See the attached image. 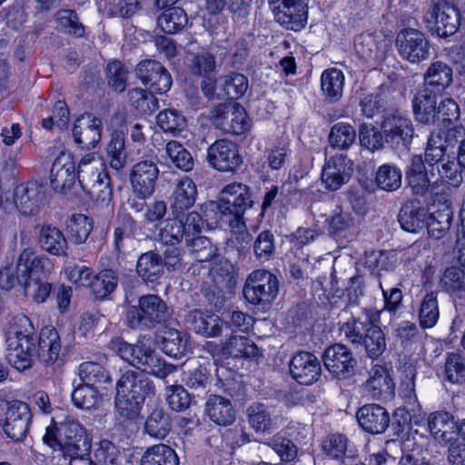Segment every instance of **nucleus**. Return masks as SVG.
<instances>
[{
	"mask_svg": "<svg viewBox=\"0 0 465 465\" xmlns=\"http://www.w3.org/2000/svg\"><path fill=\"white\" fill-rule=\"evenodd\" d=\"M405 177L415 194H425L430 187V179L421 155L411 156L406 167Z\"/></svg>",
	"mask_w": 465,
	"mask_h": 465,
	"instance_id": "32",
	"label": "nucleus"
},
{
	"mask_svg": "<svg viewBox=\"0 0 465 465\" xmlns=\"http://www.w3.org/2000/svg\"><path fill=\"white\" fill-rule=\"evenodd\" d=\"M76 181L75 163L71 153L62 152L54 159L50 171L51 187L57 193H65Z\"/></svg>",
	"mask_w": 465,
	"mask_h": 465,
	"instance_id": "18",
	"label": "nucleus"
},
{
	"mask_svg": "<svg viewBox=\"0 0 465 465\" xmlns=\"http://www.w3.org/2000/svg\"><path fill=\"white\" fill-rule=\"evenodd\" d=\"M322 361L328 371L337 379L351 377L357 365L351 351L341 343L329 346L323 352Z\"/></svg>",
	"mask_w": 465,
	"mask_h": 465,
	"instance_id": "11",
	"label": "nucleus"
},
{
	"mask_svg": "<svg viewBox=\"0 0 465 465\" xmlns=\"http://www.w3.org/2000/svg\"><path fill=\"white\" fill-rule=\"evenodd\" d=\"M105 174L107 173L102 160L94 153H88L78 163L76 179L80 187L84 189L99 179L105 178Z\"/></svg>",
	"mask_w": 465,
	"mask_h": 465,
	"instance_id": "31",
	"label": "nucleus"
},
{
	"mask_svg": "<svg viewBox=\"0 0 465 465\" xmlns=\"http://www.w3.org/2000/svg\"><path fill=\"white\" fill-rule=\"evenodd\" d=\"M118 355L141 371H126L116 382L115 408L124 420H134L139 416L147 397L154 395L151 374L164 380L177 371V366L167 363L150 346L143 343L130 344L119 341Z\"/></svg>",
	"mask_w": 465,
	"mask_h": 465,
	"instance_id": "1",
	"label": "nucleus"
},
{
	"mask_svg": "<svg viewBox=\"0 0 465 465\" xmlns=\"http://www.w3.org/2000/svg\"><path fill=\"white\" fill-rule=\"evenodd\" d=\"M343 85L344 75L341 70L331 68L322 73V89L331 101L336 102L341 97Z\"/></svg>",
	"mask_w": 465,
	"mask_h": 465,
	"instance_id": "50",
	"label": "nucleus"
},
{
	"mask_svg": "<svg viewBox=\"0 0 465 465\" xmlns=\"http://www.w3.org/2000/svg\"><path fill=\"white\" fill-rule=\"evenodd\" d=\"M427 213L419 201L407 202L400 210L398 221L401 228L417 232L425 226Z\"/></svg>",
	"mask_w": 465,
	"mask_h": 465,
	"instance_id": "35",
	"label": "nucleus"
},
{
	"mask_svg": "<svg viewBox=\"0 0 465 465\" xmlns=\"http://www.w3.org/2000/svg\"><path fill=\"white\" fill-rule=\"evenodd\" d=\"M33 414L29 405L21 401L7 402L5 419L2 428L7 438L21 442L26 437Z\"/></svg>",
	"mask_w": 465,
	"mask_h": 465,
	"instance_id": "10",
	"label": "nucleus"
},
{
	"mask_svg": "<svg viewBox=\"0 0 465 465\" xmlns=\"http://www.w3.org/2000/svg\"><path fill=\"white\" fill-rule=\"evenodd\" d=\"M247 421L258 434H271L277 429L280 415L276 408L262 402H252L246 409Z\"/></svg>",
	"mask_w": 465,
	"mask_h": 465,
	"instance_id": "21",
	"label": "nucleus"
},
{
	"mask_svg": "<svg viewBox=\"0 0 465 465\" xmlns=\"http://www.w3.org/2000/svg\"><path fill=\"white\" fill-rule=\"evenodd\" d=\"M279 282L277 277L266 270H255L246 279L242 293L252 304H269L277 296Z\"/></svg>",
	"mask_w": 465,
	"mask_h": 465,
	"instance_id": "6",
	"label": "nucleus"
},
{
	"mask_svg": "<svg viewBox=\"0 0 465 465\" xmlns=\"http://www.w3.org/2000/svg\"><path fill=\"white\" fill-rule=\"evenodd\" d=\"M165 152L172 163L183 172L193 170L194 162L191 153L179 142L170 141L165 146Z\"/></svg>",
	"mask_w": 465,
	"mask_h": 465,
	"instance_id": "56",
	"label": "nucleus"
},
{
	"mask_svg": "<svg viewBox=\"0 0 465 465\" xmlns=\"http://www.w3.org/2000/svg\"><path fill=\"white\" fill-rule=\"evenodd\" d=\"M103 132V122L91 114L77 118L73 128L74 142L82 148L90 150L100 142Z\"/></svg>",
	"mask_w": 465,
	"mask_h": 465,
	"instance_id": "20",
	"label": "nucleus"
},
{
	"mask_svg": "<svg viewBox=\"0 0 465 465\" xmlns=\"http://www.w3.org/2000/svg\"><path fill=\"white\" fill-rule=\"evenodd\" d=\"M163 351L173 358H181L189 350V343L186 334L176 329H167L162 336Z\"/></svg>",
	"mask_w": 465,
	"mask_h": 465,
	"instance_id": "39",
	"label": "nucleus"
},
{
	"mask_svg": "<svg viewBox=\"0 0 465 465\" xmlns=\"http://www.w3.org/2000/svg\"><path fill=\"white\" fill-rule=\"evenodd\" d=\"M171 318V312L165 302L155 294L143 295L138 305L129 306L125 312L127 325L136 330H151L164 324Z\"/></svg>",
	"mask_w": 465,
	"mask_h": 465,
	"instance_id": "4",
	"label": "nucleus"
},
{
	"mask_svg": "<svg viewBox=\"0 0 465 465\" xmlns=\"http://www.w3.org/2000/svg\"><path fill=\"white\" fill-rule=\"evenodd\" d=\"M439 319V306L437 294L434 292H430L425 294L423 297L420 310H419V320L420 324L422 328L433 327Z\"/></svg>",
	"mask_w": 465,
	"mask_h": 465,
	"instance_id": "57",
	"label": "nucleus"
},
{
	"mask_svg": "<svg viewBox=\"0 0 465 465\" xmlns=\"http://www.w3.org/2000/svg\"><path fill=\"white\" fill-rule=\"evenodd\" d=\"M197 188L194 182L187 177H183L176 184L173 194L171 209L174 215L183 213L190 209L196 201Z\"/></svg>",
	"mask_w": 465,
	"mask_h": 465,
	"instance_id": "28",
	"label": "nucleus"
},
{
	"mask_svg": "<svg viewBox=\"0 0 465 465\" xmlns=\"http://www.w3.org/2000/svg\"><path fill=\"white\" fill-rule=\"evenodd\" d=\"M205 412L212 421L220 426L231 425L235 420V411L231 401L219 395L209 397Z\"/></svg>",
	"mask_w": 465,
	"mask_h": 465,
	"instance_id": "30",
	"label": "nucleus"
},
{
	"mask_svg": "<svg viewBox=\"0 0 465 465\" xmlns=\"http://www.w3.org/2000/svg\"><path fill=\"white\" fill-rule=\"evenodd\" d=\"M220 87L227 99L236 100L247 91L248 80L242 74L232 73L220 78Z\"/></svg>",
	"mask_w": 465,
	"mask_h": 465,
	"instance_id": "55",
	"label": "nucleus"
},
{
	"mask_svg": "<svg viewBox=\"0 0 465 465\" xmlns=\"http://www.w3.org/2000/svg\"><path fill=\"white\" fill-rule=\"evenodd\" d=\"M156 120L163 131L173 134L180 133L186 126L184 116L174 109L161 111L156 116Z\"/></svg>",
	"mask_w": 465,
	"mask_h": 465,
	"instance_id": "61",
	"label": "nucleus"
},
{
	"mask_svg": "<svg viewBox=\"0 0 465 465\" xmlns=\"http://www.w3.org/2000/svg\"><path fill=\"white\" fill-rule=\"evenodd\" d=\"M440 287L450 295L460 296L465 292V272L456 267H448L440 277Z\"/></svg>",
	"mask_w": 465,
	"mask_h": 465,
	"instance_id": "53",
	"label": "nucleus"
},
{
	"mask_svg": "<svg viewBox=\"0 0 465 465\" xmlns=\"http://www.w3.org/2000/svg\"><path fill=\"white\" fill-rule=\"evenodd\" d=\"M359 347L364 349L368 357L378 359L386 349L385 335L381 328L372 324L365 333Z\"/></svg>",
	"mask_w": 465,
	"mask_h": 465,
	"instance_id": "51",
	"label": "nucleus"
},
{
	"mask_svg": "<svg viewBox=\"0 0 465 465\" xmlns=\"http://www.w3.org/2000/svg\"><path fill=\"white\" fill-rule=\"evenodd\" d=\"M222 353L233 358H252L258 354V347L245 336H232L223 345Z\"/></svg>",
	"mask_w": 465,
	"mask_h": 465,
	"instance_id": "40",
	"label": "nucleus"
},
{
	"mask_svg": "<svg viewBox=\"0 0 465 465\" xmlns=\"http://www.w3.org/2000/svg\"><path fill=\"white\" fill-rule=\"evenodd\" d=\"M118 284V275L113 270H103L93 279L91 290L98 300L107 298Z\"/></svg>",
	"mask_w": 465,
	"mask_h": 465,
	"instance_id": "48",
	"label": "nucleus"
},
{
	"mask_svg": "<svg viewBox=\"0 0 465 465\" xmlns=\"http://www.w3.org/2000/svg\"><path fill=\"white\" fill-rule=\"evenodd\" d=\"M207 161L213 168L220 172H235L242 163V157L235 143L220 139L209 146Z\"/></svg>",
	"mask_w": 465,
	"mask_h": 465,
	"instance_id": "12",
	"label": "nucleus"
},
{
	"mask_svg": "<svg viewBox=\"0 0 465 465\" xmlns=\"http://www.w3.org/2000/svg\"><path fill=\"white\" fill-rule=\"evenodd\" d=\"M141 465H179V458L170 446L160 443L144 451Z\"/></svg>",
	"mask_w": 465,
	"mask_h": 465,
	"instance_id": "38",
	"label": "nucleus"
},
{
	"mask_svg": "<svg viewBox=\"0 0 465 465\" xmlns=\"http://www.w3.org/2000/svg\"><path fill=\"white\" fill-rule=\"evenodd\" d=\"M356 140V131L347 123L335 124L330 132L328 141L330 145L338 150L349 149Z\"/></svg>",
	"mask_w": 465,
	"mask_h": 465,
	"instance_id": "46",
	"label": "nucleus"
},
{
	"mask_svg": "<svg viewBox=\"0 0 465 465\" xmlns=\"http://www.w3.org/2000/svg\"><path fill=\"white\" fill-rule=\"evenodd\" d=\"M171 417L163 409H154L148 416L144 430L152 437L163 439L171 430Z\"/></svg>",
	"mask_w": 465,
	"mask_h": 465,
	"instance_id": "52",
	"label": "nucleus"
},
{
	"mask_svg": "<svg viewBox=\"0 0 465 465\" xmlns=\"http://www.w3.org/2000/svg\"><path fill=\"white\" fill-rule=\"evenodd\" d=\"M135 74L142 84L152 93L163 94L172 86L169 72L155 60H143L135 68Z\"/></svg>",
	"mask_w": 465,
	"mask_h": 465,
	"instance_id": "13",
	"label": "nucleus"
},
{
	"mask_svg": "<svg viewBox=\"0 0 465 465\" xmlns=\"http://www.w3.org/2000/svg\"><path fill=\"white\" fill-rule=\"evenodd\" d=\"M159 168L153 160H142L136 163L130 173L133 192L140 199L149 198L155 191Z\"/></svg>",
	"mask_w": 465,
	"mask_h": 465,
	"instance_id": "14",
	"label": "nucleus"
},
{
	"mask_svg": "<svg viewBox=\"0 0 465 465\" xmlns=\"http://www.w3.org/2000/svg\"><path fill=\"white\" fill-rule=\"evenodd\" d=\"M189 71L197 76L209 75L216 68V58L210 52L193 54L187 61Z\"/></svg>",
	"mask_w": 465,
	"mask_h": 465,
	"instance_id": "60",
	"label": "nucleus"
},
{
	"mask_svg": "<svg viewBox=\"0 0 465 465\" xmlns=\"http://www.w3.org/2000/svg\"><path fill=\"white\" fill-rule=\"evenodd\" d=\"M35 228L37 230V243L42 251L53 256H68V242L59 228L49 223L37 224Z\"/></svg>",
	"mask_w": 465,
	"mask_h": 465,
	"instance_id": "23",
	"label": "nucleus"
},
{
	"mask_svg": "<svg viewBox=\"0 0 465 465\" xmlns=\"http://www.w3.org/2000/svg\"><path fill=\"white\" fill-rule=\"evenodd\" d=\"M393 390L394 383L384 369H376L365 383V391L375 400L391 397Z\"/></svg>",
	"mask_w": 465,
	"mask_h": 465,
	"instance_id": "37",
	"label": "nucleus"
},
{
	"mask_svg": "<svg viewBox=\"0 0 465 465\" xmlns=\"http://www.w3.org/2000/svg\"><path fill=\"white\" fill-rule=\"evenodd\" d=\"M357 420L363 430L371 434H381L390 425L387 410L379 404H365L356 413Z\"/></svg>",
	"mask_w": 465,
	"mask_h": 465,
	"instance_id": "25",
	"label": "nucleus"
},
{
	"mask_svg": "<svg viewBox=\"0 0 465 465\" xmlns=\"http://www.w3.org/2000/svg\"><path fill=\"white\" fill-rule=\"evenodd\" d=\"M57 29L65 35L82 37L84 35V26L80 21L77 13L73 9H61L54 15Z\"/></svg>",
	"mask_w": 465,
	"mask_h": 465,
	"instance_id": "42",
	"label": "nucleus"
},
{
	"mask_svg": "<svg viewBox=\"0 0 465 465\" xmlns=\"http://www.w3.org/2000/svg\"><path fill=\"white\" fill-rule=\"evenodd\" d=\"M353 173V163L346 155L338 154L325 161L321 180L329 191H337L348 183Z\"/></svg>",
	"mask_w": 465,
	"mask_h": 465,
	"instance_id": "16",
	"label": "nucleus"
},
{
	"mask_svg": "<svg viewBox=\"0 0 465 465\" xmlns=\"http://www.w3.org/2000/svg\"><path fill=\"white\" fill-rule=\"evenodd\" d=\"M183 381L197 396L203 394L210 383V373L203 365L188 366L183 371Z\"/></svg>",
	"mask_w": 465,
	"mask_h": 465,
	"instance_id": "43",
	"label": "nucleus"
},
{
	"mask_svg": "<svg viewBox=\"0 0 465 465\" xmlns=\"http://www.w3.org/2000/svg\"><path fill=\"white\" fill-rule=\"evenodd\" d=\"M136 272L145 282H157L163 273V257L152 251L142 253L136 262Z\"/></svg>",
	"mask_w": 465,
	"mask_h": 465,
	"instance_id": "36",
	"label": "nucleus"
},
{
	"mask_svg": "<svg viewBox=\"0 0 465 465\" xmlns=\"http://www.w3.org/2000/svg\"><path fill=\"white\" fill-rule=\"evenodd\" d=\"M213 124L226 134H242L250 128L245 109L236 103L221 104L211 114Z\"/></svg>",
	"mask_w": 465,
	"mask_h": 465,
	"instance_id": "9",
	"label": "nucleus"
},
{
	"mask_svg": "<svg viewBox=\"0 0 465 465\" xmlns=\"http://www.w3.org/2000/svg\"><path fill=\"white\" fill-rule=\"evenodd\" d=\"M426 28L440 38L453 35L460 25V12L447 1L431 3L422 19Z\"/></svg>",
	"mask_w": 465,
	"mask_h": 465,
	"instance_id": "5",
	"label": "nucleus"
},
{
	"mask_svg": "<svg viewBox=\"0 0 465 465\" xmlns=\"http://www.w3.org/2000/svg\"><path fill=\"white\" fill-rule=\"evenodd\" d=\"M15 203L25 215L35 214L45 200V190L37 182L19 184L15 190Z\"/></svg>",
	"mask_w": 465,
	"mask_h": 465,
	"instance_id": "22",
	"label": "nucleus"
},
{
	"mask_svg": "<svg viewBox=\"0 0 465 465\" xmlns=\"http://www.w3.org/2000/svg\"><path fill=\"white\" fill-rule=\"evenodd\" d=\"M381 130L384 140L396 149L409 150L414 129L411 121L399 114H392L386 117L381 123Z\"/></svg>",
	"mask_w": 465,
	"mask_h": 465,
	"instance_id": "15",
	"label": "nucleus"
},
{
	"mask_svg": "<svg viewBox=\"0 0 465 465\" xmlns=\"http://www.w3.org/2000/svg\"><path fill=\"white\" fill-rule=\"evenodd\" d=\"M372 324V322L369 319L361 320L351 316L341 325L340 331L348 342L359 348L362 338Z\"/></svg>",
	"mask_w": 465,
	"mask_h": 465,
	"instance_id": "41",
	"label": "nucleus"
},
{
	"mask_svg": "<svg viewBox=\"0 0 465 465\" xmlns=\"http://www.w3.org/2000/svg\"><path fill=\"white\" fill-rule=\"evenodd\" d=\"M70 237L75 244L84 243L93 229L92 223L84 214H74L66 223Z\"/></svg>",
	"mask_w": 465,
	"mask_h": 465,
	"instance_id": "59",
	"label": "nucleus"
},
{
	"mask_svg": "<svg viewBox=\"0 0 465 465\" xmlns=\"http://www.w3.org/2000/svg\"><path fill=\"white\" fill-rule=\"evenodd\" d=\"M446 380L453 384L465 382V362L460 354L449 353L445 362Z\"/></svg>",
	"mask_w": 465,
	"mask_h": 465,
	"instance_id": "64",
	"label": "nucleus"
},
{
	"mask_svg": "<svg viewBox=\"0 0 465 465\" xmlns=\"http://www.w3.org/2000/svg\"><path fill=\"white\" fill-rule=\"evenodd\" d=\"M190 254L199 262L211 261L217 254V248L205 236H193L186 239Z\"/></svg>",
	"mask_w": 465,
	"mask_h": 465,
	"instance_id": "49",
	"label": "nucleus"
},
{
	"mask_svg": "<svg viewBox=\"0 0 465 465\" xmlns=\"http://www.w3.org/2000/svg\"><path fill=\"white\" fill-rule=\"evenodd\" d=\"M57 431L61 437L60 450L64 456L90 455L92 439L78 421L67 419L60 424Z\"/></svg>",
	"mask_w": 465,
	"mask_h": 465,
	"instance_id": "8",
	"label": "nucleus"
},
{
	"mask_svg": "<svg viewBox=\"0 0 465 465\" xmlns=\"http://www.w3.org/2000/svg\"><path fill=\"white\" fill-rule=\"evenodd\" d=\"M252 205L253 201L248 186L242 183H232L222 190L218 202H207L201 209L205 213L207 221L213 219L215 223L221 222L229 226L242 228L243 215Z\"/></svg>",
	"mask_w": 465,
	"mask_h": 465,
	"instance_id": "3",
	"label": "nucleus"
},
{
	"mask_svg": "<svg viewBox=\"0 0 465 465\" xmlns=\"http://www.w3.org/2000/svg\"><path fill=\"white\" fill-rule=\"evenodd\" d=\"M425 221L430 237L434 239L442 238L450 230L453 218V211L447 203H439L435 206Z\"/></svg>",
	"mask_w": 465,
	"mask_h": 465,
	"instance_id": "29",
	"label": "nucleus"
},
{
	"mask_svg": "<svg viewBox=\"0 0 465 465\" xmlns=\"http://www.w3.org/2000/svg\"><path fill=\"white\" fill-rule=\"evenodd\" d=\"M437 95L440 94L424 86L418 91L412 100L413 114L417 122L423 124H431L436 121Z\"/></svg>",
	"mask_w": 465,
	"mask_h": 465,
	"instance_id": "27",
	"label": "nucleus"
},
{
	"mask_svg": "<svg viewBox=\"0 0 465 465\" xmlns=\"http://www.w3.org/2000/svg\"><path fill=\"white\" fill-rule=\"evenodd\" d=\"M395 44L400 56L411 64H420L430 57V41L425 34L418 29L401 30L396 36Z\"/></svg>",
	"mask_w": 465,
	"mask_h": 465,
	"instance_id": "7",
	"label": "nucleus"
},
{
	"mask_svg": "<svg viewBox=\"0 0 465 465\" xmlns=\"http://www.w3.org/2000/svg\"><path fill=\"white\" fill-rule=\"evenodd\" d=\"M187 22V15L180 7L169 8L158 17V25L166 34L179 32L186 25Z\"/></svg>",
	"mask_w": 465,
	"mask_h": 465,
	"instance_id": "54",
	"label": "nucleus"
},
{
	"mask_svg": "<svg viewBox=\"0 0 465 465\" xmlns=\"http://www.w3.org/2000/svg\"><path fill=\"white\" fill-rule=\"evenodd\" d=\"M6 344V359L18 371L30 369L35 357L45 364H53L61 351L59 333L53 327L41 330L37 349L32 334L18 331H8Z\"/></svg>",
	"mask_w": 465,
	"mask_h": 465,
	"instance_id": "2",
	"label": "nucleus"
},
{
	"mask_svg": "<svg viewBox=\"0 0 465 465\" xmlns=\"http://www.w3.org/2000/svg\"><path fill=\"white\" fill-rule=\"evenodd\" d=\"M275 20L288 30L300 31L307 24L308 9L304 0H294L275 6Z\"/></svg>",
	"mask_w": 465,
	"mask_h": 465,
	"instance_id": "24",
	"label": "nucleus"
},
{
	"mask_svg": "<svg viewBox=\"0 0 465 465\" xmlns=\"http://www.w3.org/2000/svg\"><path fill=\"white\" fill-rule=\"evenodd\" d=\"M291 376L300 384L311 385L321 376V363L318 358L308 351H299L291 360Z\"/></svg>",
	"mask_w": 465,
	"mask_h": 465,
	"instance_id": "19",
	"label": "nucleus"
},
{
	"mask_svg": "<svg viewBox=\"0 0 465 465\" xmlns=\"http://www.w3.org/2000/svg\"><path fill=\"white\" fill-rule=\"evenodd\" d=\"M79 376L84 383L94 385L110 381L107 371L99 363L85 361L79 366Z\"/></svg>",
	"mask_w": 465,
	"mask_h": 465,
	"instance_id": "63",
	"label": "nucleus"
},
{
	"mask_svg": "<svg viewBox=\"0 0 465 465\" xmlns=\"http://www.w3.org/2000/svg\"><path fill=\"white\" fill-rule=\"evenodd\" d=\"M452 67L442 61H435L430 64L423 74L424 87L442 94L453 82Z\"/></svg>",
	"mask_w": 465,
	"mask_h": 465,
	"instance_id": "26",
	"label": "nucleus"
},
{
	"mask_svg": "<svg viewBox=\"0 0 465 465\" xmlns=\"http://www.w3.org/2000/svg\"><path fill=\"white\" fill-rule=\"evenodd\" d=\"M186 238L183 221L175 215L174 218L166 219L159 229L158 238L165 245H176L183 238Z\"/></svg>",
	"mask_w": 465,
	"mask_h": 465,
	"instance_id": "47",
	"label": "nucleus"
},
{
	"mask_svg": "<svg viewBox=\"0 0 465 465\" xmlns=\"http://www.w3.org/2000/svg\"><path fill=\"white\" fill-rule=\"evenodd\" d=\"M447 158H450L449 151L441 144L440 135H431L428 139L425 150V162L431 167L430 175L434 176V166L436 168Z\"/></svg>",
	"mask_w": 465,
	"mask_h": 465,
	"instance_id": "58",
	"label": "nucleus"
},
{
	"mask_svg": "<svg viewBox=\"0 0 465 465\" xmlns=\"http://www.w3.org/2000/svg\"><path fill=\"white\" fill-rule=\"evenodd\" d=\"M322 450L330 460L335 461L337 465L344 463L350 456L355 451L349 448L348 438L341 433H331L327 435L322 441Z\"/></svg>",
	"mask_w": 465,
	"mask_h": 465,
	"instance_id": "33",
	"label": "nucleus"
},
{
	"mask_svg": "<svg viewBox=\"0 0 465 465\" xmlns=\"http://www.w3.org/2000/svg\"><path fill=\"white\" fill-rule=\"evenodd\" d=\"M401 182L402 173L396 165L384 163L381 165L376 172V185L383 191H397L401 186Z\"/></svg>",
	"mask_w": 465,
	"mask_h": 465,
	"instance_id": "44",
	"label": "nucleus"
},
{
	"mask_svg": "<svg viewBox=\"0 0 465 465\" xmlns=\"http://www.w3.org/2000/svg\"><path fill=\"white\" fill-rule=\"evenodd\" d=\"M15 266L25 281L36 277H47L54 268L51 259L43 253L36 254L35 248L21 250Z\"/></svg>",
	"mask_w": 465,
	"mask_h": 465,
	"instance_id": "17",
	"label": "nucleus"
},
{
	"mask_svg": "<svg viewBox=\"0 0 465 465\" xmlns=\"http://www.w3.org/2000/svg\"><path fill=\"white\" fill-rule=\"evenodd\" d=\"M106 153L109 164L112 168L122 170L126 163L127 153L125 151L124 135L122 132L114 131L106 146Z\"/></svg>",
	"mask_w": 465,
	"mask_h": 465,
	"instance_id": "45",
	"label": "nucleus"
},
{
	"mask_svg": "<svg viewBox=\"0 0 465 465\" xmlns=\"http://www.w3.org/2000/svg\"><path fill=\"white\" fill-rule=\"evenodd\" d=\"M428 426L436 439L452 442L451 440L458 431L459 422L448 412L436 411L429 416Z\"/></svg>",
	"mask_w": 465,
	"mask_h": 465,
	"instance_id": "34",
	"label": "nucleus"
},
{
	"mask_svg": "<svg viewBox=\"0 0 465 465\" xmlns=\"http://www.w3.org/2000/svg\"><path fill=\"white\" fill-rule=\"evenodd\" d=\"M106 79L112 89L122 93L126 87L128 70L122 62L114 60L107 64Z\"/></svg>",
	"mask_w": 465,
	"mask_h": 465,
	"instance_id": "62",
	"label": "nucleus"
}]
</instances>
